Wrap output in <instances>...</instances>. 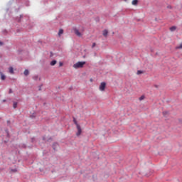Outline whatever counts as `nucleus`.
Wrapping results in <instances>:
<instances>
[{
    "label": "nucleus",
    "instance_id": "9",
    "mask_svg": "<svg viewBox=\"0 0 182 182\" xmlns=\"http://www.w3.org/2000/svg\"><path fill=\"white\" fill-rule=\"evenodd\" d=\"M56 63H57V61L54 60L50 62V65L51 66H55V65H56Z\"/></svg>",
    "mask_w": 182,
    "mask_h": 182
},
{
    "label": "nucleus",
    "instance_id": "3",
    "mask_svg": "<svg viewBox=\"0 0 182 182\" xmlns=\"http://www.w3.org/2000/svg\"><path fill=\"white\" fill-rule=\"evenodd\" d=\"M77 136H80V134H82V128H80V125H77Z\"/></svg>",
    "mask_w": 182,
    "mask_h": 182
},
{
    "label": "nucleus",
    "instance_id": "4",
    "mask_svg": "<svg viewBox=\"0 0 182 182\" xmlns=\"http://www.w3.org/2000/svg\"><path fill=\"white\" fill-rule=\"evenodd\" d=\"M74 32H75V35H77V36H79V38H80L82 36V34L79 32V30L75 29Z\"/></svg>",
    "mask_w": 182,
    "mask_h": 182
},
{
    "label": "nucleus",
    "instance_id": "5",
    "mask_svg": "<svg viewBox=\"0 0 182 182\" xmlns=\"http://www.w3.org/2000/svg\"><path fill=\"white\" fill-rule=\"evenodd\" d=\"M108 33H109V31L107 30H104L103 32H102V35L105 38L107 36Z\"/></svg>",
    "mask_w": 182,
    "mask_h": 182
},
{
    "label": "nucleus",
    "instance_id": "17",
    "mask_svg": "<svg viewBox=\"0 0 182 182\" xmlns=\"http://www.w3.org/2000/svg\"><path fill=\"white\" fill-rule=\"evenodd\" d=\"M176 49H182V43L176 47Z\"/></svg>",
    "mask_w": 182,
    "mask_h": 182
},
{
    "label": "nucleus",
    "instance_id": "10",
    "mask_svg": "<svg viewBox=\"0 0 182 182\" xmlns=\"http://www.w3.org/2000/svg\"><path fill=\"white\" fill-rule=\"evenodd\" d=\"M63 35V29H60L58 32V36Z\"/></svg>",
    "mask_w": 182,
    "mask_h": 182
},
{
    "label": "nucleus",
    "instance_id": "2",
    "mask_svg": "<svg viewBox=\"0 0 182 182\" xmlns=\"http://www.w3.org/2000/svg\"><path fill=\"white\" fill-rule=\"evenodd\" d=\"M99 89L101 92H104L105 89H106V82H101Z\"/></svg>",
    "mask_w": 182,
    "mask_h": 182
},
{
    "label": "nucleus",
    "instance_id": "7",
    "mask_svg": "<svg viewBox=\"0 0 182 182\" xmlns=\"http://www.w3.org/2000/svg\"><path fill=\"white\" fill-rule=\"evenodd\" d=\"M9 73H11V75H14V68L10 67L9 68Z\"/></svg>",
    "mask_w": 182,
    "mask_h": 182
},
{
    "label": "nucleus",
    "instance_id": "11",
    "mask_svg": "<svg viewBox=\"0 0 182 182\" xmlns=\"http://www.w3.org/2000/svg\"><path fill=\"white\" fill-rule=\"evenodd\" d=\"M73 122H74V124L76 125V127H77V126H79V124H77V121H76V118H73Z\"/></svg>",
    "mask_w": 182,
    "mask_h": 182
},
{
    "label": "nucleus",
    "instance_id": "20",
    "mask_svg": "<svg viewBox=\"0 0 182 182\" xmlns=\"http://www.w3.org/2000/svg\"><path fill=\"white\" fill-rule=\"evenodd\" d=\"M167 8H168V9H171V6H168Z\"/></svg>",
    "mask_w": 182,
    "mask_h": 182
},
{
    "label": "nucleus",
    "instance_id": "12",
    "mask_svg": "<svg viewBox=\"0 0 182 182\" xmlns=\"http://www.w3.org/2000/svg\"><path fill=\"white\" fill-rule=\"evenodd\" d=\"M138 2H139V0H133L132 1V5H137Z\"/></svg>",
    "mask_w": 182,
    "mask_h": 182
},
{
    "label": "nucleus",
    "instance_id": "24",
    "mask_svg": "<svg viewBox=\"0 0 182 182\" xmlns=\"http://www.w3.org/2000/svg\"><path fill=\"white\" fill-rule=\"evenodd\" d=\"M124 1H127V0H124Z\"/></svg>",
    "mask_w": 182,
    "mask_h": 182
},
{
    "label": "nucleus",
    "instance_id": "19",
    "mask_svg": "<svg viewBox=\"0 0 182 182\" xmlns=\"http://www.w3.org/2000/svg\"><path fill=\"white\" fill-rule=\"evenodd\" d=\"M95 46H96V43H93L92 48H95Z\"/></svg>",
    "mask_w": 182,
    "mask_h": 182
},
{
    "label": "nucleus",
    "instance_id": "14",
    "mask_svg": "<svg viewBox=\"0 0 182 182\" xmlns=\"http://www.w3.org/2000/svg\"><path fill=\"white\" fill-rule=\"evenodd\" d=\"M17 106H18V102H14V105H13L14 109H16Z\"/></svg>",
    "mask_w": 182,
    "mask_h": 182
},
{
    "label": "nucleus",
    "instance_id": "15",
    "mask_svg": "<svg viewBox=\"0 0 182 182\" xmlns=\"http://www.w3.org/2000/svg\"><path fill=\"white\" fill-rule=\"evenodd\" d=\"M16 171H18L17 168H14V169L11 170V173H16Z\"/></svg>",
    "mask_w": 182,
    "mask_h": 182
},
{
    "label": "nucleus",
    "instance_id": "21",
    "mask_svg": "<svg viewBox=\"0 0 182 182\" xmlns=\"http://www.w3.org/2000/svg\"><path fill=\"white\" fill-rule=\"evenodd\" d=\"M60 66H63V63L60 62Z\"/></svg>",
    "mask_w": 182,
    "mask_h": 182
},
{
    "label": "nucleus",
    "instance_id": "13",
    "mask_svg": "<svg viewBox=\"0 0 182 182\" xmlns=\"http://www.w3.org/2000/svg\"><path fill=\"white\" fill-rule=\"evenodd\" d=\"M23 73H24L25 76H28V75H29V70H25Z\"/></svg>",
    "mask_w": 182,
    "mask_h": 182
},
{
    "label": "nucleus",
    "instance_id": "8",
    "mask_svg": "<svg viewBox=\"0 0 182 182\" xmlns=\"http://www.w3.org/2000/svg\"><path fill=\"white\" fill-rule=\"evenodd\" d=\"M176 29H177V27L176 26H172L170 28L171 32H174V31H176Z\"/></svg>",
    "mask_w": 182,
    "mask_h": 182
},
{
    "label": "nucleus",
    "instance_id": "1",
    "mask_svg": "<svg viewBox=\"0 0 182 182\" xmlns=\"http://www.w3.org/2000/svg\"><path fill=\"white\" fill-rule=\"evenodd\" d=\"M85 65H86V62L82 61V62H77L75 64H74L73 65V68H74V69H79L80 68H83V66H85Z\"/></svg>",
    "mask_w": 182,
    "mask_h": 182
},
{
    "label": "nucleus",
    "instance_id": "16",
    "mask_svg": "<svg viewBox=\"0 0 182 182\" xmlns=\"http://www.w3.org/2000/svg\"><path fill=\"white\" fill-rule=\"evenodd\" d=\"M144 95H141L140 97H139V100L141 102V100H144Z\"/></svg>",
    "mask_w": 182,
    "mask_h": 182
},
{
    "label": "nucleus",
    "instance_id": "22",
    "mask_svg": "<svg viewBox=\"0 0 182 182\" xmlns=\"http://www.w3.org/2000/svg\"><path fill=\"white\" fill-rule=\"evenodd\" d=\"M2 45H4V43L0 41V46H2Z\"/></svg>",
    "mask_w": 182,
    "mask_h": 182
},
{
    "label": "nucleus",
    "instance_id": "6",
    "mask_svg": "<svg viewBox=\"0 0 182 182\" xmlns=\"http://www.w3.org/2000/svg\"><path fill=\"white\" fill-rule=\"evenodd\" d=\"M0 75H1V80H5V79H6V76H5V75H4V73H1L0 72Z\"/></svg>",
    "mask_w": 182,
    "mask_h": 182
},
{
    "label": "nucleus",
    "instance_id": "23",
    "mask_svg": "<svg viewBox=\"0 0 182 182\" xmlns=\"http://www.w3.org/2000/svg\"><path fill=\"white\" fill-rule=\"evenodd\" d=\"M9 93H12V90H10Z\"/></svg>",
    "mask_w": 182,
    "mask_h": 182
},
{
    "label": "nucleus",
    "instance_id": "18",
    "mask_svg": "<svg viewBox=\"0 0 182 182\" xmlns=\"http://www.w3.org/2000/svg\"><path fill=\"white\" fill-rule=\"evenodd\" d=\"M141 73H143V71L138 70L137 73H136V75H141Z\"/></svg>",
    "mask_w": 182,
    "mask_h": 182
}]
</instances>
